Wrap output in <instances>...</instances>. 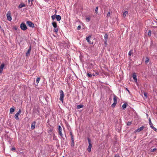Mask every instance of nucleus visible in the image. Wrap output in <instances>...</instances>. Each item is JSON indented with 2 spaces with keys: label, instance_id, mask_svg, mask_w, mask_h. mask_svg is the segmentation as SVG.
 I'll use <instances>...</instances> for the list:
<instances>
[{
  "label": "nucleus",
  "instance_id": "473e14b6",
  "mask_svg": "<svg viewBox=\"0 0 157 157\" xmlns=\"http://www.w3.org/2000/svg\"><path fill=\"white\" fill-rule=\"evenodd\" d=\"M157 149L156 148H153V149H151L150 151V152H154V151H155Z\"/></svg>",
  "mask_w": 157,
  "mask_h": 157
},
{
  "label": "nucleus",
  "instance_id": "603ef678",
  "mask_svg": "<svg viewBox=\"0 0 157 157\" xmlns=\"http://www.w3.org/2000/svg\"><path fill=\"white\" fill-rule=\"evenodd\" d=\"M52 132V130H50L48 132Z\"/></svg>",
  "mask_w": 157,
  "mask_h": 157
},
{
  "label": "nucleus",
  "instance_id": "f704fd0d",
  "mask_svg": "<svg viewBox=\"0 0 157 157\" xmlns=\"http://www.w3.org/2000/svg\"><path fill=\"white\" fill-rule=\"evenodd\" d=\"M98 7H96L95 9V13L96 14L98 13Z\"/></svg>",
  "mask_w": 157,
  "mask_h": 157
},
{
  "label": "nucleus",
  "instance_id": "393cba45",
  "mask_svg": "<svg viewBox=\"0 0 157 157\" xmlns=\"http://www.w3.org/2000/svg\"><path fill=\"white\" fill-rule=\"evenodd\" d=\"M149 61V58L148 57H147L145 60V63H147Z\"/></svg>",
  "mask_w": 157,
  "mask_h": 157
},
{
  "label": "nucleus",
  "instance_id": "72a5a7b5",
  "mask_svg": "<svg viewBox=\"0 0 157 157\" xmlns=\"http://www.w3.org/2000/svg\"><path fill=\"white\" fill-rule=\"evenodd\" d=\"M86 21L87 22H89L90 21V18L89 17H87L86 18Z\"/></svg>",
  "mask_w": 157,
  "mask_h": 157
},
{
  "label": "nucleus",
  "instance_id": "2eb2a0df",
  "mask_svg": "<svg viewBox=\"0 0 157 157\" xmlns=\"http://www.w3.org/2000/svg\"><path fill=\"white\" fill-rule=\"evenodd\" d=\"M52 25L54 28H57V25L56 22L53 21L52 23Z\"/></svg>",
  "mask_w": 157,
  "mask_h": 157
},
{
  "label": "nucleus",
  "instance_id": "a878e982",
  "mask_svg": "<svg viewBox=\"0 0 157 157\" xmlns=\"http://www.w3.org/2000/svg\"><path fill=\"white\" fill-rule=\"evenodd\" d=\"M87 75L88 77V78H91L92 77L93 74L92 75L91 74H90V73H88L87 74Z\"/></svg>",
  "mask_w": 157,
  "mask_h": 157
},
{
  "label": "nucleus",
  "instance_id": "864d4df0",
  "mask_svg": "<svg viewBox=\"0 0 157 157\" xmlns=\"http://www.w3.org/2000/svg\"><path fill=\"white\" fill-rule=\"evenodd\" d=\"M37 111H38V112H39V109H37Z\"/></svg>",
  "mask_w": 157,
  "mask_h": 157
},
{
  "label": "nucleus",
  "instance_id": "49530a36",
  "mask_svg": "<svg viewBox=\"0 0 157 157\" xmlns=\"http://www.w3.org/2000/svg\"><path fill=\"white\" fill-rule=\"evenodd\" d=\"M114 157H119V156L118 155H115Z\"/></svg>",
  "mask_w": 157,
  "mask_h": 157
},
{
  "label": "nucleus",
  "instance_id": "3c124183",
  "mask_svg": "<svg viewBox=\"0 0 157 157\" xmlns=\"http://www.w3.org/2000/svg\"><path fill=\"white\" fill-rule=\"evenodd\" d=\"M112 100V99L111 98H109V100L111 101V100Z\"/></svg>",
  "mask_w": 157,
  "mask_h": 157
},
{
  "label": "nucleus",
  "instance_id": "6e6552de",
  "mask_svg": "<svg viewBox=\"0 0 157 157\" xmlns=\"http://www.w3.org/2000/svg\"><path fill=\"white\" fill-rule=\"evenodd\" d=\"M6 16L7 20L9 21H11L12 20V17L11 16V13L10 11L7 12Z\"/></svg>",
  "mask_w": 157,
  "mask_h": 157
},
{
  "label": "nucleus",
  "instance_id": "dca6fc26",
  "mask_svg": "<svg viewBox=\"0 0 157 157\" xmlns=\"http://www.w3.org/2000/svg\"><path fill=\"white\" fill-rule=\"evenodd\" d=\"M14 107H13L11 108L10 109V112L11 113H13V112L14 111Z\"/></svg>",
  "mask_w": 157,
  "mask_h": 157
},
{
  "label": "nucleus",
  "instance_id": "09e8293b",
  "mask_svg": "<svg viewBox=\"0 0 157 157\" xmlns=\"http://www.w3.org/2000/svg\"><path fill=\"white\" fill-rule=\"evenodd\" d=\"M153 141V140H152L151 141H150L149 143V144H151V143H152V142Z\"/></svg>",
  "mask_w": 157,
  "mask_h": 157
},
{
  "label": "nucleus",
  "instance_id": "a211bd4d",
  "mask_svg": "<svg viewBox=\"0 0 157 157\" xmlns=\"http://www.w3.org/2000/svg\"><path fill=\"white\" fill-rule=\"evenodd\" d=\"M25 6V4L21 3L19 5L18 7L19 8H21Z\"/></svg>",
  "mask_w": 157,
  "mask_h": 157
},
{
  "label": "nucleus",
  "instance_id": "c85d7f7f",
  "mask_svg": "<svg viewBox=\"0 0 157 157\" xmlns=\"http://www.w3.org/2000/svg\"><path fill=\"white\" fill-rule=\"evenodd\" d=\"M104 39H105V40H107L108 38V35L107 34H105V36H104Z\"/></svg>",
  "mask_w": 157,
  "mask_h": 157
},
{
  "label": "nucleus",
  "instance_id": "6e6d98bb",
  "mask_svg": "<svg viewBox=\"0 0 157 157\" xmlns=\"http://www.w3.org/2000/svg\"><path fill=\"white\" fill-rule=\"evenodd\" d=\"M1 28V26H0V28Z\"/></svg>",
  "mask_w": 157,
  "mask_h": 157
},
{
  "label": "nucleus",
  "instance_id": "5fc2aeb1",
  "mask_svg": "<svg viewBox=\"0 0 157 157\" xmlns=\"http://www.w3.org/2000/svg\"><path fill=\"white\" fill-rule=\"evenodd\" d=\"M152 47V45H151L150 46V47L151 48Z\"/></svg>",
  "mask_w": 157,
  "mask_h": 157
},
{
  "label": "nucleus",
  "instance_id": "4468645a",
  "mask_svg": "<svg viewBox=\"0 0 157 157\" xmlns=\"http://www.w3.org/2000/svg\"><path fill=\"white\" fill-rule=\"evenodd\" d=\"M56 18L58 21H60L61 19V16L59 15H56Z\"/></svg>",
  "mask_w": 157,
  "mask_h": 157
},
{
  "label": "nucleus",
  "instance_id": "0eeeda50",
  "mask_svg": "<svg viewBox=\"0 0 157 157\" xmlns=\"http://www.w3.org/2000/svg\"><path fill=\"white\" fill-rule=\"evenodd\" d=\"M58 130L59 135L63 138V140H64V138L63 137V135L62 133V128L60 125H59L58 126Z\"/></svg>",
  "mask_w": 157,
  "mask_h": 157
},
{
  "label": "nucleus",
  "instance_id": "a19ab883",
  "mask_svg": "<svg viewBox=\"0 0 157 157\" xmlns=\"http://www.w3.org/2000/svg\"><path fill=\"white\" fill-rule=\"evenodd\" d=\"M132 53V52H131V50H130L128 52V55L129 56H131V54Z\"/></svg>",
  "mask_w": 157,
  "mask_h": 157
},
{
  "label": "nucleus",
  "instance_id": "bb28decb",
  "mask_svg": "<svg viewBox=\"0 0 157 157\" xmlns=\"http://www.w3.org/2000/svg\"><path fill=\"white\" fill-rule=\"evenodd\" d=\"M4 66V63H2L0 66V69L3 70Z\"/></svg>",
  "mask_w": 157,
  "mask_h": 157
},
{
  "label": "nucleus",
  "instance_id": "39448f33",
  "mask_svg": "<svg viewBox=\"0 0 157 157\" xmlns=\"http://www.w3.org/2000/svg\"><path fill=\"white\" fill-rule=\"evenodd\" d=\"M21 111L20 109L18 112H17L14 116V117L17 120H19V118L18 117V115H20L21 113Z\"/></svg>",
  "mask_w": 157,
  "mask_h": 157
},
{
  "label": "nucleus",
  "instance_id": "412c9836",
  "mask_svg": "<svg viewBox=\"0 0 157 157\" xmlns=\"http://www.w3.org/2000/svg\"><path fill=\"white\" fill-rule=\"evenodd\" d=\"M40 77H38L36 78V84H35V85H36V86L37 85V84L39 82V81L40 80Z\"/></svg>",
  "mask_w": 157,
  "mask_h": 157
},
{
  "label": "nucleus",
  "instance_id": "2f4dec72",
  "mask_svg": "<svg viewBox=\"0 0 157 157\" xmlns=\"http://www.w3.org/2000/svg\"><path fill=\"white\" fill-rule=\"evenodd\" d=\"M11 150L12 151H16V148L14 147H12L11 148Z\"/></svg>",
  "mask_w": 157,
  "mask_h": 157
},
{
  "label": "nucleus",
  "instance_id": "c756f323",
  "mask_svg": "<svg viewBox=\"0 0 157 157\" xmlns=\"http://www.w3.org/2000/svg\"><path fill=\"white\" fill-rule=\"evenodd\" d=\"M56 14H55L54 15L52 16L51 17H52V19L53 20H54L55 19V18H56Z\"/></svg>",
  "mask_w": 157,
  "mask_h": 157
},
{
  "label": "nucleus",
  "instance_id": "e433bc0d",
  "mask_svg": "<svg viewBox=\"0 0 157 157\" xmlns=\"http://www.w3.org/2000/svg\"><path fill=\"white\" fill-rule=\"evenodd\" d=\"M144 96L145 97V98H147V93L144 92Z\"/></svg>",
  "mask_w": 157,
  "mask_h": 157
},
{
  "label": "nucleus",
  "instance_id": "f3484780",
  "mask_svg": "<svg viewBox=\"0 0 157 157\" xmlns=\"http://www.w3.org/2000/svg\"><path fill=\"white\" fill-rule=\"evenodd\" d=\"M128 105V104L127 103H125L122 105V109L123 110H124Z\"/></svg>",
  "mask_w": 157,
  "mask_h": 157
},
{
  "label": "nucleus",
  "instance_id": "8fccbe9b",
  "mask_svg": "<svg viewBox=\"0 0 157 157\" xmlns=\"http://www.w3.org/2000/svg\"><path fill=\"white\" fill-rule=\"evenodd\" d=\"M14 29L16 30H17V28L16 27H14Z\"/></svg>",
  "mask_w": 157,
  "mask_h": 157
},
{
  "label": "nucleus",
  "instance_id": "ddd939ff",
  "mask_svg": "<svg viewBox=\"0 0 157 157\" xmlns=\"http://www.w3.org/2000/svg\"><path fill=\"white\" fill-rule=\"evenodd\" d=\"M132 77L134 79L135 81L136 82H137V79L136 78V74L135 73H134L132 74Z\"/></svg>",
  "mask_w": 157,
  "mask_h": 157
},
{
  "label": "nucleus",
  "instance_id": "13d9d810",
  "mask_svg": "<svg viewBox=\"0 0 157 157\" xmlns=\"http://www.w3.org/2000/svg\"><path fill=\"white\" fill-rule=\"evenodd\" d=\"M156 20H157V19H156Z\"/></svg>",
  "mask_w": 157,
  "mask_h": 157
},
{
  "label": "nucleus",
  "instance_id": "ea45409f",
  "mask_svg": "<svg viewBox=\"0 0 157 157\" xmlns=\"http://www.w3.org/2000/svg\"><path fill=\"white\" fill-rule=\"evenodd\" d=\"M81 26L80 25H79L77 27L78 30H79L80 29H81Z\"/></svg>",
  "mask_w": 157,
  "mask_h": 157
},
{
  "label": "nucleus",
  "instance_id": "a18cd8bd",
  "mask_svg": "<svg viewBox=\"0 0 157 157\" xmlns=\"http://www.w3.org/2000/svg\"><path fill=\"white\" fill-rule=\"evenodd\" d=\"M107 40H105V45H106L107 44Z\"/></svg>",
  "mask_w": 157,
  "mask_h": 157
},
{
  "label": "nucleus",
  "instance_id": "58836bf2",
  "mask_svg": "<svg viewBox=\"0 0 157 157\" xmlns=\"http://www.w3.org/2000/svg\"><path fill=\"white\" fill-rule=\"evenodd\" d=\"M155 131H157V129L155 128V127H154L153 126L152 127H151Z\"/></svg>",
  "mask_w": 157,
  "mask_h": 157
},
{
  "label": "nucleus",
  "instance_id": "79ce46f5",
  "mask_svg": "<svg viewBox=\"0 0 157 157\" xmlns=\"http://www.w3.org/2000/svg\"><path fill=\"white\" fill-rule=\"evenodd\" d=\"M110 13L109 12L108 13H107V17H110Z\"/></svg>",
  "mask_w": 157,
  "mask_h": 157
},
{
  "label": "nucleus",
  "instance_id": "7c9ffc66",
  "mask_svg": "<svg viewBox=\"0 0 157 157\" xmlns=\"http://www.w3.org/2000/svg\"><path fill=\"white\" fill-rule=\"evenodd\" d=\"M58 29L57 28H54L53 31L56 33H57L58 32Z\"/></svg>",
  "mask_w": 157,
  "mask_h": 157
},
{
  "label": "nucleus",
  "instance_id": "7ed1b4c3",
  "mask_svg": "<svg viewBox=\"0 0 157 157\" xmlns=\"http://www.w3.org/2000/svg\"><path fill=\"white\" fill-rule=\"evenodd\" d=\"M60 94V100L63 103V98L64 97V94L63 91L62 90H61L59 91Z\"/></svg>",
  "mask_w": 157,
  "mask_h": 157
},
{
  "label": "nucleus",
  "instance_id": "f257e3e1",
  "mask_svg": "<svg viewBox=\"0 0 157 157\" xmlns=\"http://www.w3.org/2000/svg\"><path fill=\"white\" fill-rule=\"evenodd\" d=\"M87 139L89 144L87 150L88 151L90 152L91 151V148L92 147V145L91 144V141L90 139L88 137Z\"/></svg>",
  "mask_w": 157,
  "mask_h": 157
},
{
  "label": "nucleus",
  "instance_id": "6ab92c4d",
  "mask_svg": "<svg viewBox=\"0 0 157 157\" xmlns=\"http://www.w3.org/2000/svg\"><path fill=\"white\" fill-rule=\"evenodd\" d=\"M148 121H149V125H150V126L151 127H152L153 126V125L151 122V119L150 118H149Z\"/></svg>",
  "mask_w": 157,
  "mask_h": 157
},
{
  "label": "nucleus",
  "instance_id": "cd10ccee",
  "mask_svg": "<svg viewBox=\"0 0 157 157\" xmlns=\"http://www.w3.org/2000/svg\"><path fill=\"white\" fill-rule=\"evenodd\" d=\"M70 135L71 137V140H74L73 136L71 132H70Z\"/></svg>",
  "mask_w": 157,
  "mask_h": 157
},
{
  "label": "nucleus",
  "instance_id": "4be33fe9",
  "mask_svg": "<svg viewBox=\"0 0 157 157\" xmlns=\"http://www.w3.org/2000/svg\"><path fill=\"white\" fill-rule=\"evenodd\" d=\"M128 12L127 11H125L123 13V16L124 17H125L128 14Z\"/></svg>",
  "mask_w": 157,
  "mask_h": 157
},
{
  "label": "nucleus",
  "instance_id": "423d86ee",
  "mask_svg": "<svg viewBox=\"0 0 157 157\" xmlns=\"http://www.w3.org/2000/svg\"><path fill=\"white\" fill-rule=\"evenodd\" d=\"M26 24L28 26L33 28L35 27L34 25L31 21H28L26 22Z\"/></svg>",
  "mask_w": 157,
  "mask_h": 157
},
{
  "label": "nucleus",
  "instance_id": "f03ea898",
  "mask_svg": "<svg viewBox=\"0 0 157 157\" xmlns=\"http://www.w3.org/2000/svg\"><path fill=\"white\" fill-rule=\"evenodd\" d=\"M118 98L115 95H113V100L114 101L113 103L111 105V107L114 108L116 106L117 103V100Z\"/></svg>",
  "mask_w": 157,
  "mask_h": 157
},
{
  "label": "nucleus",
  "instance_id": "c03bdc74",
  "mask_svg": "<svg viewBox=\"0 0 157 157\" xmlns=\"http://www.w3.org/2000/svg\"><path fill=\"white\" fill-rule=\"evenodd\" d=\"M125 89L126 90H127L128 92L130 93V92L129 91V90L127 88H125Z\"/></svg>",
  "mask_w": 157,
  "mask_h": 157
},
{
  "label": "nucleus",
  "instance_id": "4c0bfd02",
  "mask_svg": "<svg viewBox=\"0 0 157 157\" xmlns=\"http://www.w3.org/2000/svg\"><path fill=\"white\" fill-rule=\"evenodd\" d=\"M132 124V122H128L127 123V125L128 126H129L131 125V124Z\"/></svg>",
  "mask_w": 157,
  "mask_h": 157
},
{
  "label": "nucleus",
  "instance_id": "de8ad7c7",
  "mask_svg": "<svg viewBox=\"0 0 157 157\" xmlns=\"http://www.w3.org/2000/svg\"><path fill=\"white\" fill-rule=\"evenodd\" d=\"M33 0H28L29 2H32Z\"/></svg>",
  "mask_w": 157,
  "mask_h": 157
},
{
  "label": "nucleus",
  "instance_id": "9d476101",
  "mask_svg": "<svg viewBox=\"0 0 157 157\" xmlns=\"http://www.w3.org/2000/svg\"><path fill=\"white\" fill-rule=\"evenodd\" d=\"M91 36L90 35L88 37H86V40L87 42L90 44H93L92 42H91V41L90 40V39L91 38Z\"/></svg>",
  "mask_w": 157,
  "mask_h": 157
},
{
  "label": "nucleus",
  "instance_id": "1a4fd4ad",
  "mask_svg": "<svg viewBox=\"0 0 157 157\" xmlns=\"http://www.w3.org/2000/svg\"><path fill=\"white\" fill-rule=\"evenodd\" d=\"M144 128L145 127L144 126H142V127L139 128L138 129L135 131L134 132L135 133L136 132H139L143 130Z\"/></svg>",
  "mask_w": 157,
  "mask_h": 157
},
{
  "label": "nucleus",
  "instance_id": "37998d69",
  "mask_svg": "<svg viewBox=\"0 0 157 157\" xmlns=\"http://www.w3.org/2000/svg\"><path fill=\"white\" fill-rule=\"evenodd\" d=\"M3 70L0 69V74H1L2 73Z\"/></svg>",
  "mask_w": 157,
  "mask_h": 157
},
{
  "label": "nucleus",
  "instance_id": "aec40b11",
  "mask_svg": "<svg viewBox=\"0 0 157 157\" xmlns=\"http://www.w3.org/2000/svg\"><path fill=\"white\" fill-rule=\"evenodd\" d=\"M84 106V105L82 104H80L79 105H78L77 107V108L78 109H79L80 108H83Z\"/></svg>",
  "mask_w": 157,
  "mask_h": 157
},
{
  "label": "nucleus",
  "instance_id": "c9c22d12",
  "mask_svg": "<svg viewBox=\"0 0 157 157\" xmlns=\"http://www.w3.org/2000/svg\"><path fill=\"white\" fill-rule=\"evenodd\" d=\"M151 30H149L148 33V35L149 36H150L151 35Z\"/></svg>",
  "mask_w": 157,
  "mask_h": 157
},
{
  "label": "nucleus",
  "instance_id": "b1692460",
  "mask_svg": "<svg viewBox=\"0 0 157 157\" xmlns=\"http://www.w3.org/2000/svg\"><path fill=\"white\" fill-rule=\"evenodd\" d=\"M71 147H73L74 146V140H71Z\"/></svg>",
  "mask_w": 157,
  "mask_h": 157
},
{
  "label": "nucleus",
  "instance_id": "20e7f679",
  "mask_svg": "<svg viewBox=\"0 0 157 157\" xmlns=\"http://www.w3.org/2000/svg\"><path fill=\"white\" fill-rule=\"evenodd\" d=\"M20 28L23 31L27 29L25 24L24 23H22L20 25Z\"/></svg>",
  "mask_w": 157,
  "mask_h": 157
},
{
  "label": "nucleus",
  "instance_id": "9b49d317",
  "mask_svg": "<svg viewBox=\"0 0 157 157\" xmlns=\"http://www.w3.org/2000/svg\"><path fill=\"white\" fill-rule=\"evenodd\" d=\"M36 122L35 121H34L32 123L31 125V128L32 130L34 129L35 128V126Z\"/></svg>",
  "mask_w": 157,
  "mask_h": 157
},
{
  "label": "nucleus",
  "instance_id": "5701e85b",
  "mask_svg": "<svg viewBox=\"0 0 157 157\" xmlns=\"http://www.w3.org/2000/svg\"><path fill=\"white\" fill-rule=\"evenodd\" d=\"M99 75V73L98 72V71H97L95 73H94L93 74V75L94 76H95L98 75Z\"/></svg>",
  "mask_w": 157,
  "mask_h": 157
},
{
  "label": "nucleus",
  "instance_id": "4d7b16f0",
  "mask_svg": "<svg viewBox=\"0 0 157 157\" xmlns=\"http://www.w3.org/2000/svg\"><path fill=\"white\" fill-rule=\"evenodd\" d=\"M62 157H64V156H63Z\"/></svg>",
  "mask_w": 157,
  "mask_h": 157
},
{
  "label": "nucleus",
  "instance_id": "f8f14e48",
  "mask_svg": "<svg viewBox=\"0 0 157 157\" xmlns=\"http://www.w3.org/2000/svg\"><path fill=\"white\" fill-rule=\"evenodd\" d=\"M31 49V46L30 45L29 47V48L28 49L27 52H26V56H28V55H30V52Z\"/></svg>",
  "mask_w": 157,
  "mask_h": 157
}]
</instances>
